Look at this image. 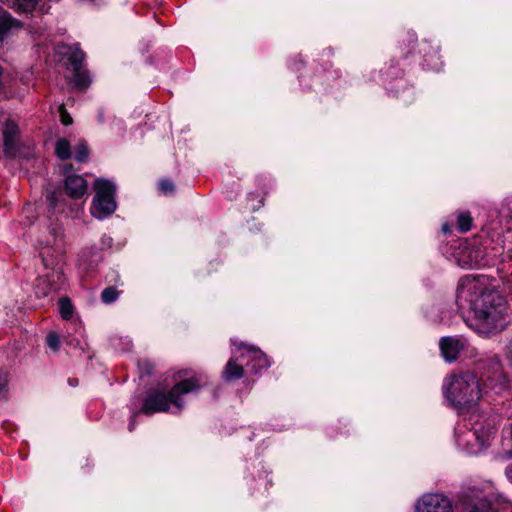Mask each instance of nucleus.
Here are the masks:
<instances>
[{
  "label": "nucleus",
  "instance_id": "1",
  "mask_svg": "<svg viewBox=\"0 0 512 512\" xmlns=\"http://www.w3.org/2000/svg\"><path fill=\"white\" fill-rule=\"evenodd\" d=\"M456 302L460 310L471 313L466 322L480 334L498 333L509 323L507 300L484 275L464 277L457 289Z\"/></svg>",
  "mask_w": 512,
  "mask_h": 512
},
{
  "label": "nucleus",
  "instance_id": "2",
  "mask_svg": "<svg viewBox=\"0 0 512 512\" xmlns=\"http://www.w3.org/2000/svg\"><path fill=\"white\" fill-rule=\"evenodd\" d=\"M177 378L179 381L167 393L157 389L152 390L147 394L145 399H143L140 409H137L136 404L134 405L129 423L130 431H133L135 428L134 418L139 413L145 415L169 411L172 413H180L185 405V395L199 390L202 386L201 378L198 376H189L187 371H180Z\"/></svg>",
  "mask_w": 512,
  "mask_h": 512
},
{
  "label": "nucleus",
  "instance_id": "3",
  "mask_svg": "<svg viewBox=\"0 0 512 512\" xmlns=\"http://www.w3.org/2000/svg\"><path fill=\"white\" fill-rule=\"evenodd\" d=\"M482 393L479 380L473 373L453 374L445 380L444 394L454 407L474 405L480 400Z\"/></svg>",
  "mask_w": 512,
  "mask_h": 512
},
{
  "label": "nucleus",
  "instance_id": "4",
  "mask_svg": "<svg viewBox=\"0 0 512 512\" xmlns=\"http://www.w3.org/2000/svg\"><path fill=\"white\" fill-rule=\"evenodd\" d=\"M95 195L90 208L92 216L102 220L113 214L117 208L115 201V185L105 179H97L94 183Z\"/></svg>",
  "mask_w": 512,
  "mask_h": 512
},
{
  "label": "nucleus",
  "instance_id": "5",
  "mask_svg": "<svg viewBox=\"0 0 512 512\" xmlns=\"http://www.w3.org/2000/svg\"><path fill=\"white\" fill-rule=\"evenodd\" d=\"M457 263L459 266L467 269L482 268L493 264L488 252L483 251L480 247L463 246L457 253Z\"/></svg>",
  "mask_w": 512,
  "mask_h": 512
},
{
  "label": "nucleus",
  "instance_id": "6",
  "mask_svg": "<svg viewBox=\"0 0 512 512\" xmlns=\"http://www.w3.org/2000/svg\"><path fill=\"white\" fill-rule=\"evenodd\" d=\"M499 225L502 232V248L506 249V261L512 274V200L500 209Z\"/></svg>",
  "mask_w": 512,
  "mask_h": 512
},
{
  "label": "nucleus",
  "instance_id": "7",
  "mask_svg": "<svg viewBox=\"0 0 512 512\" xmlns=\"http://www.w3.org/2000/svg\"><path fill=\"white\" fill-rule=\"evenodd\" d=\"M415 512H454V509L447 496L440 493H427L417 501Z\"/></svg>",
  "mask_w": 512,
  "mask_h": 512
},
{
  "label": "nucleus",
  "instance_id": "8",
  "mask_svg": "<svg viewBox=\"0 0 512 512\" xmlns=\"http://www.w3.org/2000/svg\"><path fill=\"white\" fill-rule=\"evenodd\" d=\"M63 252V238L61 234H50L47 239L40 243L39 254L45 267L53 266L55 260Z\"/></svg>",
  "mask_w": 512,
  "mask_h": 512
},
{
  "label": "nucleus",
  "instance_id": "9",
  "mask_svg": "<svg viewBox=\"0 0 512 512\" xmlns=\"http://www.w3.org/2000/svg\"><path fill=\"white\" fill-rule=\"evenodd\" d=\"M510 386L508 375L504 372L498 358L494 360L493 371L483 379V393L494 392L496 394L505 391Z\"/></svg>",
  "mask_w": 512,
  "mask_h": 512
},
{
  "label": "nucleus",
  "instance_id": "10",
  "mask_svg": "<svg viewBox=\"0 0 512 512\" xmlns=\"http://www.w3.org/2000/svg\"><path fill=\"white\" fill-rule=\"evenodd\" d=\"M465 344V340L460 337H443L439 342L442 356L447 362L455 361Z\"/></svg>",
  "mask_w": 512,
  "mask_h": 512
},
{
  "label": "nucleus",
  "instance_id": "11",
  "mask_svg": "<svg viewBox=\"0 0 512 512\" xmlns=\"http://www.w3.org/2000/svg\"><path fill=\"white\" fill-rule=\"evenodd\" d=\"M19 134L18 125L7 118L3 128L4 152L9 156L16 155V139Z\"/></svg>",
  "mask_w": 512,
  "mask_h": 512
},
{
  "label": "nucleus",
  "instance_id": "12",
  "mask_svg": "<svg viewBox=\"0 0 512 512\" xmlns=\"http://www.w3.org/2000/svg\"><path fill=\"white\" fill-rule=\"evenodd\" d=\"M87 181L80 175H69L65 181L66 193L72 198H81L87 192Z\"/></svg>",
  "mask_w": 512,
  "mask_h": 512
},
{
  "label": "nucleus",
  "instance_id": "13",
  "mask_svg": "<svg viewBox=\"0 0 512 512\" xmlns=\"http://www.w3.org/2000/svg\"><path fill=\"white\" fill-rule=\"evenodd\" d=\"M21 27V23L0 6V41H3L12 30Z\"/></svg>",
  "mask_w": 512,
  "mask_h": 512
},
{
  "label": "nucleus",
  "instance_id": "14",
  "mask_svg": "<svg viewBox=\"0 0 512 512\" xmlns=\"http://www.w3.org/2000/svg\"><path fill=\"white\" fill-rule=\"evenodd\" d=\"M246 353L252 359L251 369L257 373L263 368L269 367L270 363L267 356L256 347H247Z\"/></svg>",
  "mask_w": 512,
  "mask_h": 512
},
{
  "label": "nucleus",
  "instance_id": "15",
  "mask_svg": "<svg viewBox=\"0 0 512 512\" xmlns=\"http://www.w3.org/2000/svg\"><path fill=\"white\" fill-rule=\"evenodd\" d=\"M244 376V369L242 364H238L236 359L230 358L222 372V378L229 382L240 379Z\"/></svg>",
  "mask_w": 512,
  "mask_h": 512
},
{
  "label": "nucleus",
  "instance_id": "16",
  "mask_svg": "<svg viewBox=\"0 0 512 512\" xmlns=\"http://www.w3.org/2000/svg\"><path fill=\"white\" fill-rule=\"evenodd\" d=\"M54 290L51 284L50 275L39 277L35 284V293L37 297H47Z\"/></svg>",
  "mask_w": 512,
  "mask_h": 512
},
{
  "label": "nucleus",
  "instance_id": "17",
  "mask_svg": "<svg viewBox=\"0 0 512 512\" xmlns=\"http://www.w3.org/2000/svg\"><path fill=\"white\" fill-rule=\"evenodd\" d=\"M38 0H8V4L17 11L28 13L31 12Z\"/></svg>",
  "mask_w": 512,
  "mask_h": 512
},
{
  "label": "nucleus",
  "instance_id": "18",
  "mask_svg": "<svg viewBox=\"0 0 512 512\" xmlns=\"http://www.w3.org/2000/svg\"><path fill=\"white\" fill-rule=\"evenodd\" d=\"M55 153L61 160L69 159L71 157V147L69 141L63 138L59 139L56 142Z\"/></svg>",
  "mask_w": 512,
  "mask_h": 512
},
{
  "label": "nucleus",
  "instance_id": "19",
  "mask_svg": "<svg viewBox=\"0 0 512 512\" xmlns=\"http://www.w3.org/2000/svg\"><path fill=\"white\" fill-rule=\"evenodd\" d=\"M59 310L61 317L65 320H68L72 317L73 314V306L71 301L68 298H60L59 299Z\"/></svg>",
  "mask_w": 512,
  "mask_h": 512
},
{
  "label": "nucleus",
  "instance_id": "20",
  "mask_svg": "<svg viewBox=\"0 0 512 512\" xmlns=\"http://www.w3.org/2000/svg\"><path fill=\"white\" fill-rule=\"evenodd\" d=\"M472 217L470 213L463 212L458 215L457 227L461 232H467L471 229Z\"/></svg>",
  "mask_w": 512,
  "mask_h": 512
},
{
  "label": "nucleus",
  "instance_id": "21",
  "mask_svg": "<svg viewBox=\"0 0 512 512\" xmlns=\"http://www.w3.org/2000/svg\"><path fill=\"white\" fill-rule=\"evenodd\" d=\"M74 82L78 88H85L89 85V77L86 72L81 71L80 67L74 69Z\"/></svg>",
  "mask_w": 512,
  "mask_h": 512
},
{
  "label": "nucleus",
  "instance_id": "22",
  "mask_svg": "<svg viewBox=\"0 0 512 512\" xmlns=\"http://www.w3.org/2000/svg\"><path fill=\"white\" fill-rule=\"evenodd\" d=\"M75 160L83 162L88 158V147L84 140H80L75 147Z\"/></svg>",
  "mask_w": 512,
  "mask_h": 512
},
{
  "label": "nucleus",
  "instance_id": "23",
  "mask_svg": "<svg viewBox=\"0 0 512 512\" xmlns=\"http://www.w3.org/2000/svg\"><path fill=\"white\" fill-rule=\"evenodd\" d=\"M118 296L119 292L114 287H107L101 293V300L106 304H110L114 302Z\"/></svg>",
  "mask_w": 512,
  "mask_h": 512
},
{
  "label": "nucleus",
  "instance_id": "24",
  "mask_svg": "<svg viewBox=\"0 0 512 512\" xmlns=\"http://www.w3.org/2000/svg\"><path fill=\"white\" fill-rule=\"evenodd\" d=\"M46 343H47L48 347L51 348L53 351L59 350L60 339L56 333H54V332L49 333L46 338Z\"/></svg>",
  "mask_w": 512,
  "mask_h": 512
},
{
  "label": "nucleus",
  "instance_id": "25",
  "mask_svg": "<svg viewBox=\"0 0 512 512\" xmlns=\"http://www.w3.org/2000/svg\"><path fill=\"white\" fill-rule=\"evenodd\" d=\"M84 59V52L81 51V50H75L71 56H70V62L71 64L73 65L74 69H76V67H80L82 61Z\"/></svg>",
  "mask_w": 512,
  "mask_h": 512
},
{
  "label": "nucleus",
  "instance_id": "26",
  "mask_svg": "<svg viewBox=\"0 0 512 512\" xmlns=\"http://www.w3.org/2000/svg\"><path fill=\"white\" fill-rule=\"evenodd\" d=\"M159 189L164 194H170L174 192V184L168 179H163L159 182Z\"/></svg>",
  "mask_w": 512,
  "mask_h": 512
},
{
  "label": "nucleus",
  "instance_id": "27",
  "mask_svg": "<svg viewBox=\"0 0 512 512\" xmlns=\"http://www.w3.org/2000/svg\"><path fill=\"white\" fill-rule=\"evenodd\" d=\"M138 367H139L141 373L146 374V375L151 374V372L154 368L153 364L148 360H140L138 362Z\"/></svg>",
  "mask_w": 512,
  "mask_h": 512
},
{
  "label": "nucleus",
  "instance_id": "28",
  "mask_svg": "<svg viewBox=\"0 0 512 512\" xmlns=\"http://www.w3.org/2000/svg\"><path fill=\"white\" fill-rule=\"evenodd\" d=\"M504 355L508 363V366L512 369V338L507 342V344L504 347Z\"/></svg>",
  "mask_w": 512,
  "mask_h": 512
},
{
  "label": "nucleus",
  "instance_id": "29",
  "mask_svg": "<svg viewBox=\"0 0 512 512\" xmlns=\"http://www.w3.org/2000/svg\"><path fill=\"white\" fill-rule=\"evenodd\" d=\"M59 113H60V119H61V122L64 124V125H70L72 124V117L69 115V113L66 111V109L64 108L63 105H61L59 107Z\"/></svg>",
  "mask_w": 512,
  "mask_h": 512
},
{
  "label": "nucleus",
  "instance_id": "30",
  "mask_svg": "<svg viewBox=\"0 0 512 512\" xmlns=\"http://www.w3.org/2000/svg\"><path fill=\"white\" fill-rule=\"evenodd\" d=\"M470 512H497L494 508H492L491 506L485 504V503H480L478 505H475Z\"/></svg>",
  "mask_w": 512,
  "mask_h": 512
},
{
  "label": "nucleus",
  "instance_id": "31",
  "mask_svg": "<svg viewBox=\"0 0 512 512\" xmlns=\"http://www.w3.org/2000/svg\"><path fill=\"white\" fill-rule=\"evenodd\" d=\"M7 385H8V375L6 372L0 371V395H2L6 391Z\"/></svg>",
  "mask_w": 512,
  "mask_h": 512
},
{
  "label": "nucleus",
  "instance_id": "32",
  "mask_svg": "<svg viewBox=\"0 0 512 512\" xmlns=\"http://www.w3.org/2000/svg\"><path fill=\"white\" fill-rule=\"evenodd\" d=\"M47 199H48V201H49V203H50V206H51L54 210H56V209H58V208H59V207H58V203H57V198H56V195H55L54 193H53V194H51V195H49V196L47 197Z\"/></svg>",
  "mask_w": 512,
  "mask_h": 512
},
{
  "label": "nucleus",
  "instance_id": "33",
  "mask_svg": "<svg viewBox=\"0 0 512 512\" xmlns=\"http://www.w3.org/2000/svg\"><path fill=\"white\" fill-rule=\"evenodd\" d=\"M508 459H512V450H509L506 454ZM507 474H512V465L506 468Z\"/></svg>",
  "mask_w": 512,
  "mask_h": 512
},
{
  "label": "nucleus",
  "instance_id": "34",
  "mask_svg": "<svg viewBox=\"0 0 512 512\" xmlns=\"http://www.w3.org/2000/svg\"><path fill=\"white\" fill-rule=\"evenodd\" d=\"M98 121H99L100 123H103V122H104V113H103V111H102V110H99V111H98Z\"/></svg>",
  "mask_w": 512,
  "mask_h": 512
},
{
  "label": "nucleus",
  "instance_id": "35",
  "mask_svg": "<svg viewBox=\"0 0 512 512\" xmlns=\"http://www.w3.org/2000/svg\"><path fill=\"white\" fill-rule=\"evenodd\" d=\"M442 229H443V231H444V232H448V231H449V229H448V227H447L446 225H444V226L442 227Z\"/></svg>",
  "mask_w": 512,
  "mask_h": 512
},
{
  "label": "nucleus",
  "instance_id": "36",
  "mask_svg": "<svg viewBox=\"0 0 512 512\" xmlns=\"http://www.w3.org/2000/svg\"><path fill=\"white\" fill-rule=\"evenodd\" d=\"M244 357H245V354L242 353L241 356H240L241 360H243Z\"/></svg>",
  "mask_w": 512,
  "mask_h": 512
}]
</instances>
